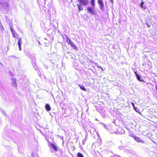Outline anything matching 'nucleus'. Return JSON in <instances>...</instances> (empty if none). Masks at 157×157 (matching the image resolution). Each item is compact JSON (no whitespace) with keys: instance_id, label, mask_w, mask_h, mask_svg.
Segmentation results:
<instances>
[{"instance_id":"1","label":"nucleus","mask_w":157,"mask_h":157,"mask_svg":"<svg viewBox=\"0 0 157 157\" xmlns=\"http://www.w3.org/2000/svg\"><path fill=\"white\" fill-rule=\"evenodd\" d=\"M9 7V6L8 3L7 2H4L2 4L1 8L6 11H8Z\"/></svg>"},{"instance_id":"2","label":"nucleus","mask_w":157,"mask_h":157,"mask_svg":"<svg viewBox=\"0 0 157 157\" xmlns=\"http://www.w3.org/2000/svg\"><path fill=\"white\" fill-rule=\"evenodd\" d=\"M78 2L83 6L88 5L89 4V1L88 0H77Z\"/></svg>"},{"instance_id":"3","label":"nucleus","mask_w":157,"mask_h":157,"mask_svg":"<svg viewBox=\"0 0 157 157\" xmlns=\"http://www.w3.org/2000/svg\"><path fill=\"white\" fill-rule=\"evenodd\" d=\"M132 137L134 140L137 142H140L142 143H144V141L142 140L139 137L134 136H132Z\"/></svg>"},{"instance_id":"4","label":"nucleus","mask_w":157,"mask_h":157,"mask_svg":"<svg viewBox=\"0 0 157 157\" xmlns=\"http://www.w3.org/2000/svg\"><path fill=\"white\" fill-rule=\"evenodd\" d=\"M87 11L90 13H91L93 15H94L95 14V13L94 11V10L92 8L89 7L87 8Z\"/></svg>"},{"instance_id":"5","label":"nucleus","mask_w":157,"mask_h":157,"mask_svg":"<svg viewBox=\"0 0 157 157\" xmlns=\"http://www.w3.org/2000/svg\"><path fill=\"white\" fill-rule=\"evenodd\" d=\"M98 2L100 8L102 10L104 8V4L102 0H98Z\"/></svg>"},{"instance_id":"6","label":"nucleus","mask_w":157,"mask_h":157,"mask_svg":"<svg viewBox=\"0 0 157 157\" xmlns=\"http://www.w3.org/2000/svg\"><path fill=\"white\" fill-rule=\"evenodd\" d=\"M21 38H19L18 39V42L17 44L19 46V49L20 51L21 50Z\"/></svg>"},{"instance_id":"7","label":"nucleus","mask_w":157,"mask_h":157,"mask_svg":"<svg viewBox=\"0 0 157 157\" xmlns=\"http://www.w3.org/2000/svg\"><path fill=\"white\" fill-rule=\"evenodd\" d=\"M81 4H77V6H78V9L79 11H80L83 10V7L82 6Z\"/></svg>"},{"instance_id":"8","label":"nucleus","mask_w":157,"mask_h":157,"mask_svg":"<svg viewBox=\"0 0 157 157\" xmlns=\"http://www.w3.org/2000/svg\"><path fill=\"white\" fill-rule=\"evenodd\" d=\"M50 144L55 151H57V150L58 147L54 144L50 143Z\"/></svg>"},{"instance_id":"9","label":"nucleus","mask_w":157,"mask_h":157,"mask_svg":"<svg viewBox=\"0 0 157 157\" xmlns=\"http://www.w3.org/2000/svg\"><path fill=\"white\" fill-rule=\"evenodd\" d=\"M70 45L71 46L73 47L74 49H75L76 50H78V48L76 46V45L73 42H72Z\"/></svg>"},{"instance_id":"10","label":"nucleus","mask_w":157,"mask_h":157,"mask_svg":"<svg viewBox=\"0 0 157 157\" xmlns=\"http://www.w3.org/2000/svg\"><path fill=\"white\" fill-rule=\"evenodd\" d=\"M45 108L46 110L48 111H50L51 109L49 105L48 104H46L45 105Z\"/></svg>"},{"instance_id":"11","label":"nucleus","mask_w":157,"mask_h":157,"mask_svg":"<svg viewBox=\"0 0 157 157\" xmlns=\"http://www.w3.org/2000/svg\"><path fill=\"white\" fill-rule=\"evenodd\" d=\"M78 86L81 90L84 91H86V89L85 88V87H84L83 86L81 85H78Z\"/></svg>"},{"instance_id":"12","label":"nucleus","mask_w":157,"mask_h":157,"mask_svg":"<svg viewBox=\"0 0 157 157\" xmlns=\"http://www.w3.org/2000/svg\"><path fill=\"white\" fill-rule=\"evenodd\" d=\"M135 72V75H136V78H137V79H138V80H139V81H142V80L140 79V77L136 73V72Z\"/></svg>"},{"instance_id":"13","label":"nucleus","mask_w":157,"mask_h":157,"mask_svg":"<svg viewBox=\"0 0 157 157\" xmlns=\"http://www.w3.org/2000/svg\"><path fill=\"white\" fill-rule=\"evenodd\" d=\"M95 0H91V3L92 6L94 7L95 6Z\"/></svg>"},{"instance_id":"14","label":"nucleus","mask_w":157,"mask_h":157,"mask_svg":"<svg viewBox=\"0 0 157 157\" xmlns=\"http://www.w3.org/2000/svg\"><path fill=\"white\" fill-rule=\"evenodd\" d=\"M144 2H143V0H142L141 1V4H140V7L141 8H144V9H145L146 8L145 7H144Z\"/></svg>"},{"instance_id":"15","label":"nucleus","mask_w":157,"mask_h":157,"mask_svg":"<svg viewBox=\"0 0 157 157\" xmlns=\"http://www.w3.org/2000/svg\"><path fill=\"white\" fill-rule=\"evenodd\" d=\"M11 84L13 87H16L17 86V84L16 82L14 81L12 82Z\"/></svg>"},{"instance_id":"16","label":"nucleus","mask_w":157,"mask_h":157,"mask_svg":"<svg viewBox=\"0 0 157 157\" xmlns=\"http://www.w3.org/2000/svg\"><path fill=\"white\" fill-rule=\"evenodd\" d=\"M67 43L70 44L72 42L69 38H68L67 39Z\"/></svg>"},{"instance_id":"17","label":"nucleus","mask_w":157,"mask_h":157,"mask_svg":"<svg viewBox=\"0 0 157 157\" xmlns=\"http://www.w3.org/2000/svg\"><path fill=\"white\" fill-rule=\"evenodd\" d=\"M77 155L78 157H84L83 155L80 153H78Z\"/></svg>"},{"instance_id":"18","label":"nucleus","mask_w":157,"mask_h":157,"mask_svg":"<svg viewBox=\"0 0 157 157\" xmlns=\"http://www.w3.org/2000/svg\"><path fill=\"white\" fill-rule=\"evenodd\" d=\"M146 24H147V26L149 28L150 26V24H148L147 23H146Z\"/></svg>"},{"instance_id":"19","label":"nucleus","mask_w":157,"mask_h":157,"mask_svg":"<svg viewBox=\"0 0 157 157\" xmlns=\"http://www.w3.org/2000/svg\"><path fill=\"white\" fill-rule=\"evenodd\" d=\"M1 29L2 30H3L4 28V27H3V26L2 25H1Z\"/></svg>"},{"instance_id":"20","label":"nucleus","mask_w":157,"mask_h":157,"mask_svg":"<svg viewBox=\"0 0 157 157\" xmlns=\"http://www.w3.org/2000/svg\"><path fill=\"white\" fill-rule=\"evenodd\" d=\"M131 104L133 107H135V105L134 104L133 102H131Z\"/></svg>"},{"instance_id":"21","label":"nucleus","mask_w":157,"mask_h":157,"mask_svg":"<svg viewBox=\"0 0 157 157\" xmlns=\"http://www.w3.org/2000/svg\"><path fill=\"white\" fill-rule=\"evenodd\" d=\"M109 1L112 3H113V0H109Z\"/></svg>"},{"instance_id":"22","label":"nucleus","mask_w":157,"mask_h":157,"mask_svg":"<svg viewBox=\"0 0 157 157\" xmlns=\"http://www.w3.org/2000/svg\"><path fill=\"white\" fill-rule=\"evenodd\" d=\"M156 89L157 90V84L156 87Z\"/></svg>"},{"instance_id":"23","label":"nucleus","mask_w":157,"mask_h":157,"mask_svg":"<svg viewBox=\"0 0 157 157\" xmlns=\"http://www.w3.org/2000/svg\"><path fill=\"white\" fill-rule=\"evenodd\" d=\"M13 36L14 37H15L14 34H13Z\"/></svg>"},{"instance_id":"24","label":"nucleus","mask_w":157,"mask_h":157,"mask_svg":"<svg viewBox=\"0 0 157 157\" xmlns=\"http://www.w3.org/2000/svg\"><path fill=\"white\" fill-rule=\"evenodd\" d=\"M44 39H45V40H47V39L46 38H45Z\"/></svg>"}]
</instances>
